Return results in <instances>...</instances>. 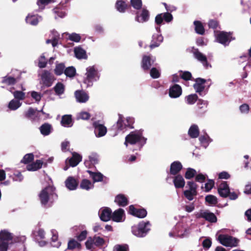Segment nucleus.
Returning <instances> with one entry per match:
<instances>
[{
    "label": "nucleus",
    "instance_id": "1",
    "mask_svg": "<svg viewBox=\"0 0 251 251\" xmlns=\"http://www.w3.org/2000/svg\"><path fill=\"white\" fill-rule=\"evenodd\" d=\"M143 129H141L130 132L126 136L124 145L127 147L128 144L135 145L138 143H140L141 146L145 144L147 138L143 136Z\"/></svg>",
    "mask_w": 251,
    "mask_h": 251
},
{
    "label": "nucleus",
    "instance_id": "2",
    "mask_svg": "<svg viewBox=\"0 0 251 251\" xmlns=\"http://www.w3.org/2000/svg\"><path fill=\"white\" fill-rule=\"evenodd\" d=\"M151 226V224L149 221L140 222L138 225L132 226V233L138 237H144L150 230Z\"/></svg>",
    "mask_w": 251,
    "mask_h": 251
},
{
    "label": "nucleus",
    "instance_id": "3",
    "mask_svg": "<svg viewBox=\"0 0 251 251\" xmlns=\"http://www.w3.org/2000/svg\"><path fill=\"white\" fill-rule=\"evenodd\" d=\"M55 188L52 186L48 185L40 192L39 194V200L42 205L46 206L49 202L50 198L54 195L57 197V195L55 193Z\"/></svg>",
    "mask_w": 251,
    "mask_h": 251
},
{
    "label": "nucleus",
    "instance_id": "4",
    "mask_svg": "<svg viewBox=\"0 0 251 251\" xmlns=\"http://www.w3.org/2000/svg\"><path fill=\"white\" fill-rule=\"evenodd\" d=\"M86 78L84 79V83L88 86H91L94 81H97L99 79L98 73L95 67L90 66L86 69Z\"/></svg>",
    "mask_w": 251,
    "mask_h": 251
},
{
    "label": "nucleus",
    "instance_id": "5",
    "mask_svg": "<svg viewBox=\"0 0 251 251\" xmlns=\"http://www.w3.org/2000/svg\"><path fill=\"white\" fill-rule=\"evenodd\" d=\"M218 240L223 246L229 247H237L239 242L238 239L226 234H220Z\"/></svg>",
    "mask_w": 251,
    "mask_h": 251
},
{
    "label": "nucleus",
    "instance_id": "6",
    "mask_svg": "<svg viewBox=\"0 0 251 251\" xmlns=\"http://www.w3.org/2000/svg\"><path fill=\"white\" fill-rule=\"evenodd\" d=\"M232 34V32L220 31L216 36V40L225 46H228L231 41L235 39V37H233Z\"/></svg>",
    "mask_w": 251,
    "mask_h": 251
},
{
    "label": "nucleus",
    "instance_id": "7",
    "mask_svg": "<svg viewBox=\"0 0 251 251\" xmlns=\"http://www.w3.org/2000/svg\"><path fill=\"white\" fill-rule=\"evenodd\" d=\"M196 216L197 218H203L211 223H215L217 222V218L216 215L208 210H201L199 213L196 215Z\"/></svg>",
    "mask_w": 251,
    "mask_h": 251
},
{
    "label": "nucleus",
    "instance_id": "8",
    "mask_svg": "<svg viewBox=\"0 0 251 251\" xmlns=\"http://www.w3.org/2000/svg\"><path fill=\"white\" fill-rule=\"evenodd\" d=\"M192 50L194 57L201 62L206 69H207L209 66H211L208 63L206 56L201 52L198 49L193 47Z\"/></svg>",
    "mask_w": 251,
    "mask_h": 251
},
{
    "label": "nucleus",
    "instance_id": "9",
    "mask_svg": "<svg viewBox=\"0 0 251 251\" xmlns=\"http://www.w3.org/2000/svg\"><path fill=\"white\" fill-rule=\"evenodd\" d=\"M128 213L133 216L139 218H144L147 215V210L143 208H136L133 205H130L128 207Z\"/></svg>",
    "mask_w": 251,
    "mask_h": 251
},
{
    "label": "nucleus",
    "instance_id": "10",
    "mask_svg": "<svg viewBox=\"0 0 251 251\" xmlns=\"http://www.w3.org/2000/svg\"><path fill=\"white\" fill-rule=\"evenodd\" d=\"M173 19V15L170 12H165L157 14L155 18V23L157 25H161L163 20L166 23L171 22Z\"/></svg>",
    "mask_w": 251,
    "mask_h": 251
},
{
    "label": "nucleus",
    "instance_id": "11",
    "mask_svg": "<svg viewBox=\"0 0 251 251\" xmlns=\"http://www.w3.org/2000/svg\"><path fill=\"white\" fill-rule=\"evenodd\" d=\"M150 12L146 8H143L141 11L136 12L135 20L139 23H144L149 21Z\"/></svg>",
    "mask_w": 251,
    "mask_h": 251
},
{
    "label": "nucleus",
    "instance_id": "12",
    "mask_svg": "<svg viewBox=\"0 0 251 251\" xmlns=\"http://www.w3.org/2000/svg\"><path fill=\"white\" fill-rule=\"evenodd\" d=\"M93 126L94 128V132L97 137H102L106 134L107 132L106 127L103 125L100 124L99 121L94 122Z\"/></svg>",
    "mask_w": 251,
    "mask_h": 251
},
{
    "label": "nucleus",
    "instance_id": "13",
    "mask_svg": "<svg viewBox=\"0 0 251 251\" xmlns=\"http://www.w3.org/2000/svg\"><path fill=\"white\" fill-rule=\"evenodd\" d=\"M195 83L193 84L194 89L197 93L200 95L205 89L204 84L206 82V80L201 77H198L193 80Z\"/></svg>",
    "mask_w": 251,
    "mask_h": 251
},
{
    "label": "nucleus",
    "instance_id": "14",
    "mask_svg": "<svg viewBox=\"0 0 251 251\" xmlns=\"http://www.w3.org/2000/svg\"><path fill=\"white\" fill-rule=\"evenodd\" d=\"M41 79L44 85L47 87L51 86L53 81V76L47 70H44L41 75Z\"/></svg>",
    "mask_w": 251,
    "mask_h": 251
},
{
    "label": "nucleus",
    "instance_id": "15",
    "mask_svg": "<svg viewBox=\"0 0 251 251\" xmlns=\"http://www.w3.org/2000/svg\"><path fill=\"white\" fill-rule=\"evenodd\" d=\"M155 59H151L149 55H143L141 61V67L144 71H149L155 62Z\"/></svg>",
    "mask_w": 251,
    "mask_h": 251
},
{
    "label": "nucleus",
    "instance_id": "16",
    "mask_svg": "<svg viewBox=\"0 0 251 251\" xmlns=\"http://www.w3.org/2000/svg\"><path fill=\"white\" fill-rule=\"evenodd\" d=\"M183 166L180 162L175 161L172 162L170 165V174L171 175L176 176L182 169Z\"/></svg>",
    "mask_w": 251,
    "mask_h": 251
},
{
    "label": "nucleus",
    "instance_id": "17",
    "mask_svg": "<svg viewBox=\"0 0 251 251\" xmlns=\"http://www.w3.org/2000/svg\"><path fill=\"white\" fill-rule=\"evenodd\" d=\"M230 189L227 182L224 181L219 186L218 189V192L220 196L223 198H226L229 194Z\"/></svg>",
    "mask_w": 251,
    "mask_h": 251
},
{
    "label": "nucleus",
    "instance_id": "18",
    "mask_svg": "<svg viewBox=\"0 0 251 251\" xmlns=\"http://www.w3.org/2000/svg\"><path fill=\"white\" fill-rule=\"evenodd\" d=\"M169 96L172 98L179 97L182 94V89L178 84H174L169 89Z\"/></svg>",
    "mask_w": 251,
    "mask_h": 251
},
{
    "label": "nucleus",
    "instance_id": "19",
    "mask_svg": "<svg viewBox=\"0 0 251 251\" xmlns=\"http://www.w3.org/2000/svg\"><path fill=\"white\" fill-rule=\"evenodd\" d=\"M66 187L70 190H75L78 185V181L73 176H69L66 180Z\"/></svg>",
    "mask_w": 251,
    "mask_h": 251
},
{
    "label": "nucleus",
    "instance_id": "20",
    "mask_svg": "<svg viewBox=\"0 0 251 251\" xmlns=\"http://www.w3.org/2000/svg\"><path fill=\"white\" fill-rule=\"evenodd\" d=\"M112 214L111 209L108 207H105L101 209L100 218L101 221L107 222L111 218Z\"/></svg>",
    "mask_w": 251,
    "mask_h": 251
},
{
    "label": "nucleus",
    "instance_id": "21",
    "mask_svg": "<svg viewBox=\"0 0 251 251\" xmlns=\"http://www.w3.org/2000/svg\"><path fill=\"white\" fill-rule=\"evenodd\" d=\"M173 183L176 189L182 188L185 186V181L181 175H177L174 177Z\"/></svg>",
    "mask_w": 251,
    "mask_h": 251
},
{
    "label": "nucleus",
    "instance_id": "22",
    "mask_svg": "<svg viewBox=\"0 0 251 251\" xmlns=\"http://www.w3.org/2000/svg\"><path fill=\"white\" fill-rule=\"evenodd\" d=\"M114 201L120 206L125 207L128 204L127 197L124 194H120L115 197Z\"/></svg>",
    "mask_w": 251,
    "mask_h": 251
},
{
    "label": "nucleus",
    "instance_id": "23",
    "mask_svg": "<svg viewBox=\"0 0 251 251\" xmlns=\"http://www.w3.org/2000/svg\"><path fill=\"white\" fill-rule=\"evenodd\" d=\"M82 160V156L77 152H74L72 153V156L69 159L70 165L74 167L76 166Z\"/></svg>",
    "mask_w": 251,
    "mask_h": 251
},
{
    "label": "nucleus",
    "instance_id": "24",
    "mask_svg": "<svg viewBox=\"0 0 251 251\" xmlns=\"http://www.w3.org/2000/svg\"><path fill=\"white\" fill-rule=\"evenodd\" d=\"M163 37L161 35L158 34H153L152 37V40L150 47L151 49L157 47L160 45V43L163 41Z\"/></svg>",
    "mask_w": 251,
    "mask_h": 251
},
{
    "label": "nucleus",
    "instance_id": "25",
    "mask_svg": "<svg viewBox=\"0 0 251 251\" xmlns=\"http://www.w3.org/2000/svg\"><path fill=\"white\" fill-rule=\"evenodd\" d=\"M75 95L77 101L79 102H85L89 99L88 95L85 92L81 90L76 91Z\"/></svg>",
    "mask_w": 251,
    "mask_h": 251
},
{
    "label": "nucleus",
    "instance_id": "26",
    "mask_svg": "<svg viewBox=\"0 0 251 251\" xmlns=\"http://www.w3.org/2000/svg\"><path fill=\"white\" fill-rule=\"evenodd\" d=\"M13 239V236L11 233L6 230H2L0 232V242L9 243Z\"/></svg>",
    "mask_w": 251,
    "mask_h": 251
},
{
    "label": "nucleus",
    "instance_id": "27",
    "mask_svg": "<svg viewBox=\"0 0 251 251\" xmlns=\"http://www.w3.org/2000/svg\"><path fill=\"white\" fill-rule=\"evenodd\" d=\"M43 162L41 160H36L35 162L28 164L26 166V169L29 171H35L42 167Z\"/></svg>",
    "mask_w": 251,
    "mask_h": 251
},
{
    "label": "nucleus",
    "instance_id": "28",
    "mask_svg": "<svg viewBox=\"0 0 251 251\" xmlns=\"http://www.w3.org/2000/svg\"><path fill=\"white\" fill-rule=\"evenodd\" d=\"M124 214V210L122 208H119L115 210L112 214V220L116 222H121Z\"/></svg>",
    "mask_w": 251,
    "mask_h": 251
},
{
    "label": "nucleus",
    "instance_id": "29",
    "mask_svg": "<svg viewBox=\"0 0 251 251\" xmlns=\"http://www.w3.org/2000/svg\"><path fill=\"white\" fill-rule=\"evenodd\" d=\"M130 6L123 0H117L115 4L116 8L119 12L121 13L125 12L126 10Z\"/></svg>",
    "mask_w": 251,
    "mask_h": 251
},
{
    "label": "nucleus",
    "instance_id": "30",
    "mask_svg": "<svg viewBox=\"0 0 251 251\" xmlns=\"http://www.w3.org/2000/svg\"><path fill=\"white\" fill-rule=\"evenodd\" d=\"M74 53L75 57L78 59H86L87 58L86 51L81 47H75L74 49Z\"/></svg>",
    "mask_w": 251,
    "mask_h": 251
},
{
    "label": "nucleus",
    "instance_id": "31",
    "mask_svg": "<svg viewBox=\"0 0 251 251\" xmlns=\"http://www.w3.org/2000/svg\"><path fill=\"white\" fill-rule=\"evenodd\" d=\"M41 133L44 136L49 135L52 129L51 125L49 123L43 124L39 128Z\"/></svg>",
    "mask_w": 251,
    "mask_h": 251
},
{
    "label": "nucleus",
    "instance_id": "32",
    "mask_svg": "<svg viewBox=\"0 0 251 251\" xmlns=\"http://www.w3.org/2000/svg\"><path fill=\"white\" fill-rule=\"evenodd\" d=\"M61 124L65 127H71L73 125L72 116L65 115L62 117Z\"/></svg>",
    "mask_w": 251,
    "mask_h": 251
},
{
    "label": "nucleus",
    "instance_id": "33",
    "mask_svg": "<svg viewBox=\"0 0 251 251\" xmlns=\"http://www.w3.org/2000/svg\"><path fill=\"white\" fill-rule=\"evenodd\" d=\"M87 172L92 178L94 182L101 181L103 180V175L100 172H93L90 170H87Z\"/></svg>",
    "mask_w": 251,
    "mask_h": 251
},
{
    "label": "nucleus",
    "instance_id": "34",
    "mask_svg": "<svg viewBox=\"0 0 251 251\" xmlns=\"http://www.w3.org/2000/svg\"><path fill=\"white\" fill-rule=\"evenodd\" d=\"M195 25V30L197 34L200 35H204L205 33V29L201 21H195L194 22Z\"/></svg>",
    "mask_w": 251,
    "mask_h": 251
},
{
    "label": "nucleus",
    "instance_id": "35",
    "mask_svg": "<svg viewBox=\"0 0 251 251\" xmlns=\"http://www.w3.org/2000/svg\"><path fill=\"white\" fill-rule=\"evenodd\" d=\"M199 133V129L197 125H193L190 126L188 130V134L191 138H196L198 137Z\"/></svg>",
    "mask_w": 251,
    "mask_h": 251
},
{
    "label": "nucleus",
    "instance_id": "36",
    "mask_svg": "<svg viewBox=\"0 0 251 251\" xmlns=\"http://www.w3.org/2000/svg\"><path fill=\"white\" fill-rule=\"evenodd\" d=\"M25 21L27 24L35 26L38 25L39 19L36 15H30L28 14L25 18Z\"/></svg>",
    "mask_w": 251,
    "mask_h": 251
},
{
    "label": "nucleus",
    "instance_id": "37",
    "mask_svg": "<svg viewBox=\"0 0 251 251\" xmlns=\"http://www.w3.org/2000/svg\"><path fill=\"white\" fill-rule=\"evenodd\" d=\"M123 119H124V117L122 116V115L119 114V119L116 123V128L118 130L122 131V130H123L127 128L126 126V124H125Z\"/></svg>",
    "mask_w": 251,
    "mask_h": 251
},
{
    "label": "nucleus",
    "instance_id": "38",
    "mask_svg": "<svg viewBox=\"0 0 251 251\" xmlns=\"http://www.w3.org/2000/svg\"><path fill=\"white\" fill-rule=\"evenodd\" d=\"M53 89L55 94L59 96L64 93L65 91V86L61 82H57L53 87Z\"/></svg>",
    "mask_w": 251,
    "mask_h": 251
},
{
    "label": "nucleus",
    "instance_id": "39",
    "mask_svg": "<svg viewBox=\"0 0 251 251\" xmlns=\"http://www.w3.org/2000/svg\"><path fill=\"white\" fill-rule=\"evenodd\" d=\"M93 187V185L92 184L91 182L87 179H82L80 184V187L81 189L86 190H89Z\"/></svg>",
    "mask_w": 251,
    "mask_h": 251
},
{
    "label": "nucleus",
    "instance_id": "40",
    "mask_svg": "<svg viewBox=\"0 0 251 251\" xmlns=\"http://www.w3.org/2000/svg\"><path fill=\"white\" fill-rule=\"evenodd\" d=\"M65 68V66L64 63H60L57 64L54 70V74L57 75H60L63 73H64Z\"/></svg>",
    "mask_w": 251,
    "mask_h": 251
},
{
    "label": "nucleus",
    "instance_id": "41",
    "mask_svg": "<svg viewBox=\"0 0 251 251\" xmlns=\"http://www.w3.org/2000/svg\"><path fill=\"white\" fill-rule=\"evenodd\" d=\"M197 175V171L194 169L188 168L185 173L184 176L187 179H190L193 178Z\"/></svg>",
    "mask_w": 251,
    "mask_h": 251
},
{
    "label": "nucleus",
    "instance_id": "42",
    "mask_svg": "<svg viewBox=\"0 0 251 251\" xmlns=\"http://www.w3.org/2000/svg\"><path fill=\"white\" fill-rule=\"evenodd\" d=\"M36 111V109L30 107L26 112H25V116L27 119L34 120V116H35Z\"/></svg>",
    "mask_w": 251,
    "mask_h": 251
},
{
    "label": "nucleus",
    "instance_id": "43",
    "mask_svg": "<svg viewBox=\"0 0 251 251\" xmlns=\"http://www.w3.org/2000/svg\"><path fill=\"white\" fill-rule=\"evenodd\" d=\"M64 74L67 77H73L75 75L76 70L73 66L69 67L64 70Z\"/></svg>",
    "mask_w": 251,
    "mask_h": 251
},
{
    "label": "nucleus",
    "instance_id": "44",
    "mask_svg": "<svg viewBox=\"0 0 251 251\" xmlns=\"http://www.w3.org/2000/svg\"><path fill=\"white\" fill-rule=\"evenodd\" d=\"M81 244L76 241L75 240L71 239L68 243V249L74 250L75 248L80 249Z\"/></svg>",
    "mask_w": 251,
    "mask_h": 251
},
{
    "label": "nucleus",
    "instance_id": "45",
    "mask_svg": "<svg viewBox=\"0 0 251 251\" xmlns=\"http://www.w3.org/2000/svg\"><path fill=\"white\" fill-rule=\"evenodd\" d=\"M205 201L210 205H216L218 203L217 198L216 196L212 195H209L205 198Z\"/></svg>",
    "mask_w": 251,
    "mask_h": 251
},
{
    "label": "nucleus",
    "instance_id": "46",
    "mask_svg": "<svg viewBox=\"0 0 251 251\" xmlns=\"http://www.w3.org/2000/svg\"><path fill=\"white\" fill-rule=\"evenodd\" d=\"M34 160V155L32 153L26 154L21 160V162L25 164H28Z\"/></svg>",
    "mask_w": 251,
    "mask_h": 251
},
{
    "label": "nucleus",
    "instance_id": "47",
    "mask_svg": "<svg viewBox=\"0 0 251 251\" xmlns=\"http://www.w3.org/2000/svg\"><path fill=\"white\" fill-rule=\"evenodd\" d=\"M21 105L19 101L12 100L8 104V108L12 110H15Z\"/></svg>",
    "mask_w": 251,
    "mask_h": 251
},
{
    "label": "nucleus",
    "instance_id": "48",
    "mask_svg": "<svg viewBox=\"0 0 251 251\" xmlns=\"http://www.w3.org/2000/svg\"><path fill=\"white\" fill-rule=\"evenodd\" d=\"M92 238L94 245L97 247H101L104 244L105 241L101 237L95 236Z\"/></svg>",
    "mask_w": 251,
    "mask_h": 251
},
{
    "label": "nucleus",
    "instance_id": "49",
    "mask_svg": "<svg viewBox=\"0 0 251 251\" xmlns=\"http://www.w3.org/2000/svg\"><path fill=\"white\" fill-rule=\"evenodd\" d=\"M131 5L136 10H140L142 6V0H130Z\"/></svg>",
    "mask_w": 251,
    "mask_h": 251
},
{
    "label": "nucleus",
    "instance_id": "50",
    "mask_svg": "<svg viewBox=\"0 0 251 251\" xmlns=\"http://www.w3.org/2000/svg\"><path fill=\"white\" fill-rule=\"evenodd\" d=\"M198 98V97L196 94L188 95L186 97L187 102L189 104H193L195 103Z\"/></svg>",
    "mask_w": 251,
    "mask_h": 251
},
{
    "label": "nucleus",
    "instance_id": "51",
    "mask_svg": "<svg viewBox=\"0 0 251 251\" xmlns=\"http://www.w3.org/2000/svg\"><path fill=\"white\" fill-rule=\"evenodd\" d=\"M183 194L185 197L189 201H192L194 199V197L197 195V192L195 193L193 191L185 190L183 192Z\"/></svg>",
    "mask_w": 251,
    "mask_h": 251
},
{
    "label": "nucleus",
    "instance_id": "52",
    "mask_svg": "<svg viewBox=\"0 0 251 251\" xmlns=\"http://www.w3.org/2000/svg\"><path fill=\"white\" fill-rule=\"evenodd\" d=\"M150 75L152 78H157L160 76V73L156 68L153 67L150 70Z\"/></svg>",
    "mask_w": 251,
    "mask_h": 251
},
{
    "label": "nucleus",
    "instance_id": "53",
    "mask_svg": "<svg viewBox=\"0 0 251 251\" xmlns=\"http://www.w3.org/2000/svg\"><path fill=\"white\" fill-rule=\"evenodd\" d=\"M128 247L127 245H116L113 248V251H128Z\"/></svg>",
    "mask_w": 251,
    "mask_h": 251
},
{
    "label": "nucleus",
    "instance_id": "54",
    "mask_svg": "<svg viewBox=\"0 0 251 251\" xmlns=\"http://www.w3.org/2000/svg\"><path fill=\"white\" fill-rule=\"evenodd\" d=\"M214 181L212 179H208V181L205 184V191L209 192L214 186Z\"/></svg>",
    "mask_w": 251,
    "mask_h": 251
},
{
    "label": "nucleus",
    "instance_id": "55",
    "mask_svg": "<svg viewBox=\"0 0 251 251\" xmlns=\"http://www.w3.org/2000/svg\"><path fill=\"white\" fill-rule=\"evenodd\" d=\"M219 25V22L216 20H210L208 23V25L209 28L216 29Z\"/></svg>",
    "mask_w": 251,
    "mask_h": 251
},
{
    "label": "nucleus",
    "instance_id": "56",
    "mask_svg": "<svg viewBox=\"0 0 251 251\" xmlns=\"http://www.w3.org/2000/svg\"><path fill=\"white\" fill-rule=\"evenodd\" d=\"M15 99L23 100L25 98V93L22 91H16L13 93Z\"/></svg>",
    "mask_w": 251,
    "mask_h": 251
},
{
    "label": "nucleus",
    "instance_id": "57",
    "mask_svg": "<svg viewBox=\"0 0 251 251\" xmlns=\"http://www.w3.org/2000/svg\"><path fill=\"white\" fill-rule=\"evenodd\" d=\"M3 82L8 85H13L16 83V80L14 77L8 76L4 77Z\"/></svg>",
    "mask_w": 251,
    "mask_h": 251
},
{
    "label": "nucleus",
    "instance_id": "58",
    "mask_svg": "<svg viewBox=\"0 0 251 251\" xmlns=\"http://www.w3.org/2000/svg\"><path fill=\"white\" fill-rule=\"evenodd\" d=\"M181 78L184 80L188 81L192 79V74L190 72L184 71L180 76Z\"/></svg>",
    "mask_w": 251,
    "mask_h": 251
},
{
    "label": "nucleus",
    "instance_id": "59",
    "mask_svg": "<svg viewBox=\"0 0 251 251\" xmlns=\"http://www.w3.org/2000/svg\"><path fill=\"white\" fill-rule=\"evenodd\" d=\"M69 39L72 41L78 42L81 39V37L79 34L73 33L69 35Z\"/></svg>",
    "mask_w": 251,
    "mask_h": 251
},
{
    "label": "nucleus",
    "instance_id": "60",
    "mask_svg": "<svg viewBox=\"0 0 251 251\" xmlns=\"http://www.w3.org/2000/svg\"><path fill=\"white\" fill-rule=\"evenodd\" d=\"M239 110L242 113L248 114L250 111L249 105L247 103H244L240 106Z\"/></svg>",
    "mask_w": 251,
    "mask_h": 251
},
{
    "label": "nucleus",
    "instance_id": "61",
    "mask_svg": "<svg viewBox=\"0 0 251 251\" xmlns=\"http://www.w3.org/2000/svg\"><path fill=\"white\" fill-rule=\"evenodd\" d=\"M187 185L189 187V191H193L195 193L197 192V189L198 187V185L195 183L194 181H189L187 182Z\"/></svg>",
    "mask_w": 251,
    "mask_h": 251
},
{
    "label": "nucleus",
    "instance_id": "62",
    "mask_svg": "<svg viewBox=\"0 0 251 251\" xmlns=\"http://www.w3.org/2000/svg\"><path fill=\"white\" fill-rule=\"evenodd\" d=\"M206 175L201 173L196 175L195 176V181L200 183H202L206 180Z\"/></svg>",
    "mask_w": 251,
    "mask_h": 251
},
{
    "label": "nucleus",
    "instance_id": "63",
    "mask_svg": "<svg viewBox=\"0 0 251 251\" xmlns=\"http://www.w3.org/2000/svg\"><path fill=\"white\" fill-rule=\"evenodd\" d=\"M126 121L127 124H126V127H128L130 129H133L134 128L133 126L134 123V119L132 117H128L126 119Z\"/></svg>",
    "mask_w": 251,
    "mask_h": 251
},
{
    "label": "nucleus",
    "instance_id": "64",
    "mask_svg": "<svg viewBox=\"0 0 251 251\" xmlns=\"http://www.w3.org/2000/svg\"><path fill=\"white\" fill-rule=\"evenodd\" d=\"M211 240L209 238L204 239L202 243V247L205 250H207L211 247Z\"/></svg>",
    "mask_w": 251,
    "mask_h": 251
}]
</instances>
